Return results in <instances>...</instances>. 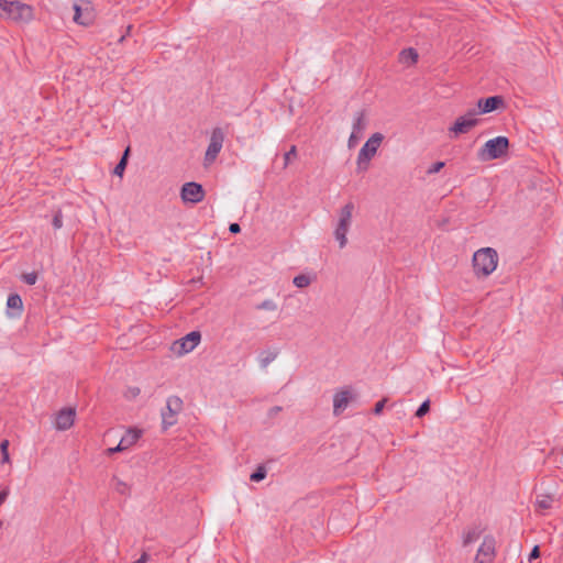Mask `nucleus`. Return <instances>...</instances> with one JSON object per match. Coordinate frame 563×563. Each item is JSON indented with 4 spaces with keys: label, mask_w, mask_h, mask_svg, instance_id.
Segmentation results:
<instances>
[{
    "label": "nucleus",
    "mask_w": 563,
    "mask_h": 563,
    "mask_svg": "<svg viewBox=\"0 0 563 563\" xmlns=\"http://www.w3.org/2000/svg\"><path fill=\"white\" fill-rule=\"evenodd\" d=\"M498 254L492 247H482L473 254L472 267L477 278H486L492 275L498 266Z\"/></svg>",
    "instance_id": "f257e3e1"
},
{
    "label": "nucleus",
    "mask_w": 563,
    "mask_h": 563,
    "mask_svg": "<svg viewBox=\"0 0 563 563\" xmlns=\"http://www.w3.org/2000/svg\"><path fill=\"white\" fill-rule=\"evenodd\" d=\"M354 210V203L347 202L338 211L333 236L340 250H343L349 243L347 234L352 227Z\"/></svg>",
    "instance_id": "f03ea898"
},
{
    "label": "nucleus",
    "mask_w": 563,
    "mask_h": 563,
    "mask_svg": "<svg viewBox=\"0 0 563 563\" xmlns=\"http://www.w3.org/2000/svg\"><path fill=\"white\" fill-rule=\"evenodd\" d=\"M0 18L27 23L33 19V8L20 1L0 0Z\"/></svg>",
    "instance_id": "7ed1b4c3"
},
{
    "label": "nucleus",
    "mask_w": 563,
    "mask_h": 563,
    "mask_svg": "<svg viewBox=\"0 0 563 563\" xmlns=\"http://www.w3.org/2000/svg\"><path fill=\"white\" fill-rule=\"evenodd\" d=\"M509 141L505 136H497L488 140L477 152V157L482 162H488L503 157L508 150Z\"/></svg>",
    "instance_id": "20e7f679"
},
{
    "label": "nucleus",
    "mask_w": 563,
    "mask_h": 563,
    "mask_svg": "<svg viewBox=\"0 0 563 563\" xmlns=\"http://www.w3.org/2000/svg\"><path fill=\"white\" fill-rule=\"evenodd\" d=\"M73 21L81 26L91 25L97 16L96 9L89 0H75L71 5Z\"/></svg>",
    "instance_id": "39448f33"
},
{
    "label": "nucleus",
    "mask_w": 563,
    "mask_h": 563,
    "mask_svg": "<svg viewBox=\"0 0 563 563\" xmlns=\"http://www.w3.org/2000/svg\"><path fill=\"white\" fill-rule=\"evenodd\" d=\"M383 141L384 135L379 132L369 136L357 154L356 164L360 168L366 169L368 167V163L376 155Z\"/></svg>",
    "instance_id": "423d86ee"
},
{
    "label": "nucleus",
    "mask_w": 563,
    "mask_h": 563,
    "mask_svg": "<svg viewBox=\"0 0 563 563\" xmlns=\"http://www.w3.org/2000/svg\"><path fill=\"white\" fill-rule=\"evenodd\" d=\"M201 335L197 331H192L179 340L174 341L170 344V352L175 356H184L194 351L200 343Z\"/></svg>",
    "instance_id": "0eeeda50"
},
{
    "label": "nucleus",
    "mask_w": 563,
    "mask_h": 563,
    "mask_svg": "<svg viewBox=\"0 0 563 563\" xmlns=\"http://www.w3.org/2000/svg\"><path fill=\"white\" fill-rule=\"evenodd\" d=\"M368 124L367 114L364 110L357 111L353 117L352 132L347 141L349 148H353L357 145L362 139L363 133Z\"/></svg>",
    "instance_id": "6e6552de"
},
{
    "label": "nucleus",
    "mask_w": 563,
    "mask_h": 563,
    "mask_svg": "<svg viewBox=\"0 0 563 563\" xmlns=\"http://www.w3.org/2000/svg\"><path fill=\"white\" fill-rule=\"evenodd\" d=\"M476 114V111H470L466 114L459 117L449 129V132L453 137L465 134L475 128L478 123Z\"/></svg>",
    "instance_id": "1a4fd4ad"
},
{
    "label": "nucleus",
    "mask_w": 563,
    "mask_h": 563,
    "mask_svg": "<svg viewBox=\"0 0 563 563\" xmlns=\"http://www.w3.org/2000/svg\"><path fill=\"white\" fill-rule=\"evenodd\" d=\"M496 555V540L493 536H485L479 544L474 563H493Z\"/></svg>",
    "instance_id": "9d476101"
},
{
    "label": "nucleus",
    "mask_w": 563,
    "mask_h": 563,
    "mask_svg": "<svg viewBox=\"0 0 563 563\" xmlns=\"http://www.w3.org/2000/svg\"><path fill=\"white\" fill-rule=\"evenodd\" d=\"M183 401L179 397H169L166 401V408L162 412L163 428L167 429L177 422V415L181 410Z\"/></svg>",
    "instance_id": "9b49d317"
},
{
    "label": "nucleus",
    "mask_w": 563,
    "mask_h": 563,
    "mask_svg": "<svg viewBox=\"0 0 563 563\" xmlns=\"http://www.w3.org/2000/svg\"><path fill=\"white\" fill-rule=\"evenodd\" d=\"M224 141V133L221 129L217 128L212 131L210 142L205 155V164L210 165L214 162L220 153Z\"/></svg>",
    "instance_id": "f8f14e48"
},
{
    "label": "nucleus",
    "mask_w": 563,
    "mask_h": 563,
    "mask_svg": "<svg viewBox=\"0 0 563 563\" xmlns=\"http://www.w3.org/2000/svg\"><path fill=\"white\" fill-rule=\"evenodd\" d=\"M206 192L198 183L190 181L183 185L180 197L184 202L198 203L205 199Z\"/></svg>",
    "instance_id": "ddd939ff"
},
{
    "label": "nucleus",
    "mask_w": 563,
    "mask_h": 563,
    "mask_svg": "<svg viewBox=\"0 0 563 563\" xmlns=\"http://www.w3.org/2000/svg\"><path fill=\"white\" fill-rule=\"evenodd\" d=\"M354 399L355 394L351 388L336 391L333 396V413L335 416L342 413Z\"/></svg>",
    "instance_id": "4468645a"
},
{
    "label": "nucleus",
    "mask_w": 563,
    "mask_h": 563,
    "mask_svg": "<svg viewBox=\"0 0 563 563\" xmlns=\"http://www.w3.org/2000/svg\"><path fill=\"white\" fill-rule=\"evenodd\" d=\"M76 411L73 408H64L55 416L54 426L59 431L68 430L75 422Z\"/></svg>",
    "instance_id": "2eb2a0df"
},
{
    "label": "nucleus",
    "mask_w": 563,
    "mask_h": 563,
    "mask_svg": "<svg viewBox=\"0 0 563 563\" xmlns=\"http://www.w3.org/2000/svg\"><path fill=\"white\" fill-rule=\"evenodd\" d=\"M503 104H504V100L499 96H494V97H489L486 99H479L477 102L479 113H489Z\"/></svg>",
    "instance_id": "dca6fc26"
},
{
    "label": "nucleus",
    "mask_w": 563,
    "mask_h": 563,
    "mask_svg": "<svg viewBox=\"0 0 563 563\" xmlns=\"http://www.w3.org/2000/svg\"><path fill=\"white\" fill-rule=\"evenodd\" d=\"M7 307L10 310L8 316L10 318H20L23 312V302L19 295H10L7 299Z\"/></svg>",
    "instance_id": "f3484780"
},
{
    "label": "nucleus",
    "mask_w": 563,
    "mask_h": 563,
    "mask_svg": "<svg viewBox=\"0 0 563 563\" xmlns=\"http://www.w3.org/2000/svg\"><path fill=\"white\" fill-rule=\"evenodd\" d=\"M278 354L277 349H265L258 353L256 362L261 368H267L278 357Z\"/></svg>",
    "instance_id": "a211bd4d"
},
{
    "label": "nucleus",
    "mask_w": 563,
    "mask_h": 563,
    "mask_svg": "<svg viewBox=\"0 0 563 563\" xmlns=\"http://www.w3.org/2000/svg\"><path fill=\"white\" fill-rule=\"evenodd\" d=\"M142 431L139 429H129L125 434L121 438L120 444L124 451L132 448L141 438Z\"/></svg>",
    "instance_id": "6ab92c4d"
},
{
    "label": "nucleus",
    "mask_w": 563,
    "mask_h": 563,
    "mask_svg": "<svg viewBox=\"0 0 563 563\" xmlns=\"http://www.w3.org/2000/svg\"><path fill=\"white\" fill-rule=\"evenodd\" d=\"M554 497L550 494L538 495L536 500V508L539 511H544L551 508Z\"/></svg>",
    "instance_id": "aec40b11"
},
{
    "label": "nucleus",
    "mask_w": 563,
    "mask_h": 563,
    "mask_svg": "<svg viewBox=\"0 0 563 563\" xmlns=\"http://www.w3.org/2000/svg\"><path fill=\"white\" fill-rule=\"evenodd\" d=\"M111 485L112 488L120 495H128L131 490V486L119 476L112 477Z\"/></svg>",
    "instance_id": "412c9836"
},
{
    "label": "nucleus",
    "mask_w": 563,
    "mask_h": 563,
    "mask_svg": "<svg viewBox=\"0 0 563 563\" xmlns=\"http://www.w3.org/2000/svg\"><path fill=\"white\" fill-rule=\"evenodd\" d=\"M482 531L478 528H472L463 533L462 543L467 547L481 538Z\"/></svg>",
    "instance_id": "4be33fe9"
},
{
    "label": "nucleus",
    "mask_w": 563,
    "mask_h": 563,
    "mask_svg": "<svg viewBox=\"0 0 563 563\" xmlns=\"http://www.w3.org/2000/svg\"><path fill=\"white\" fill-rule=\"evenodd\" d=\"M417 59H418V54L412 48L405 49L400 53V62L402 64L411 65V64H415L417 62Z\"/></svg>",
    "instance_id": "5701e85b"
},
{
    "label": "nucleus",
    "mask_w": 563,
    "mask_h": 563,
    "mask_svg": "<svg viewBox=\"0 0 563 563\" xmlns=\"http://www.w3.org/2000/svg\"><path fill=\"white\" fill-rule=\"evenodd\" d=\"M129 153H130V147H128V148L124 151V153H123V155H122V157H121L120 162L118 163V165L115 166V168H114V170H113V173H114L117 176H119V177H122V176H123V174H124V170H125V168H126V164H128Z\"/></svg>",
    "instance_id": "b1692460"
},
{
    "label": "nucleus",
    "mask_w": 563,
    "mask_h": 563,
    "mask_svg": "<svg viewBox=\"0 0 563 563\" xmlns=\"http://www.w3.org/2000/svg\"><path fill=\"white\" fill-rule=\"evenodd\" d=\"M292 283L297 288H306L312 283V278L309 275L300 274L294 277Z\"/></svg>",
    "instance_id": "393cba45"
},
{
    "label": "nucleus",
    "mask_w": 563,
    "mask_h": 563,
    "mask_svg": "<svg viewBox=\"0 0 563 563\" xmlns=\"http://www.w3.org/2000/svg\"><path fill=\"white\" fill-rule=\"evenodd\" d=\"M258 310H263V311H276L278 306H277V302L273 299H265L264 301H262L261 303L257 305L256 307Z\"/></svg>",
    "instance_id": "a878e982"
},
{
    "label": "nucleus",
    "mask_w": 563,
    "mask_h": 563,
    "mask_svg": "<svg viewBox=\"0 0 563 563\" xmlns=\"http://www.w3.org/2000/svg\"><path fill=\"white\" fill-rule=\"evenodd\" d=\"M141 395V388L137 386H129L124 391L128 400H135Z\"/></svg>",
    "instance_id": "bb28decb"
},
{
    "label": "nucleus",
    "mask_w": 563,
    "mask_h": 563,
    "mask_svg": "<svg viewBox=\"0 0 563 563\" xmlns=\"http://www.w3.org/2000/svg\"><path fill=\"white\" fill-rule=\"evenodd\" d=\"M266 477V470L264 466H258L256 471L251 474L250 478L253 482H261Z\"/></svg>",
    "instance_id": "cd10ccee"
},
{
    "label": "nucleus",
    "mask_w": 563,
    "mask_h": 563,
    "mask_svg": "<svg viewBox=\"0 0 563 563\" xmlns=\"http://www.w3.org/2000/svg\"><path fill=\"white\" fill-rule=\"evenodd\" d=\"M9 441L8 440H3L0 444V450H1V454H2V462L3 463H10V455H9Z\"/></svg>",
    "instance_id": "c85d7f7f"
},
{
    "label": "nucleus",
    "mask_w": 563,
    "mask_h": 563,
    "mask_svg": "<svg viewBox=\"0 0 563 563\" xmlns=\"http://www.w3.org/2000/svg\"><path fill=\"white\" fill-rule=\"evenodd\" d=\"M444 165H445L444 162H435L428 167L427 174L428 175L437 174L444 167Z\"/></svg>",
    "instance_id": "c756f323"
},
{
    "label": "nucleus",
    "mask_w": 563,
    "mask_h": 563,
    "mask_svg": "<svg viewBox=\"0 0 563 563\" xmlns=\"http://www.w3.org/2000/svg\"><path fill=\"white\" fill-rule=\"evenodd\" d=\"M430 409V401L429 400H426L423 401L420 407L418 408V410L416 411V416L421 418L423 417L426 413H428Z\"/></svg>",
    "instance_id": "7c9ffc66"
},
{
    "label": "nucleus",
    "mask_w": 563,
    "mask_h": 563,
    "mask_svg": "<svg viewBox=\"0 0 563 563\" xmlns=\"http://www.w3.org/2000/svg\"><path fill=\"white\" fill-rule=\"evenodd\" d=\"M22 279L27 284V285H34L37 280V275L35 273H26L22 276Z\"/></svg>",
    "instance_id": "2f4dec72"
},
{
    "label": "nucleus",
    "mask_w": 563,
    "mask_h": 563,
    "mask_svg": "<svg viewBox=\"0 0 563 563\" xmlns=\"http://www.w3.org/2000/svg\"><path fill=\"white\" fill-rule=\"evenodd\" d=\"M386 401H387V399L384 398L375 404V407H374L375 415H380L383 412Z\"/></svg>",
    "instance_id": "473e14b6"
},
{
    "label": "nucleus",
    "mask_w": 563,
    "mask_h": 563,
    "mask_svg": "<svg viewBox=\"0 0 563 563\" xmlns=\"http://www.w3.org/2000/svg\"><path fill=\"white\" fill-rule=\"evenodd\" d=\"M53 225L55 229H60L63 225L62 214L58 212L54 216Z\"/></svg>",
    "instance_id": "72a5a7b5"
},
{
    "label": "nucleus",
    "mask_w": 563,
    "mask_h": 563,
    "mask_svg": "<svg viewBox=\"0 0 563 563\" xmlns=\"http://www.w3.org/2000/svg\"><path fill=\"white\" fill-rule=\"evenodd\" d=\"M539 556H540V550H539V547H538V545H536V547L532 549V551H531V553H530V555H529V560H530V561H531V560H536V559H538Z\"/></svg>",
    "instance_id": "f704fd0d"
},
{
    "label": "nucleus",
    "mask_w": 563,
    "mask_h": 563,
    "mask_svg": "<svg viewBox=\"0 0 563 563\" xmlns=\"http://www.w3.org/2000/svg\"><path fill=\"white\" fill-rule=\"evenodd\" d=\"M120 448H121V444L119 443L114 448H109L106 452H107L108 455H112L113 453H118V452L124 451L123 449H120Z\"/></svg>",
    "instance_id": "c9c22d12"
},
{
    "label": "nucleus",
    "mask_w": 563,
    "mask_h": 563,
    "mask_svg": "<svg viewBox=\"0 0 563 563\" xmlns=\"http://www.w3.org/2000/svg\"><path fill=\"white\" fill-rule=\"evenodd\" d=\"M295 155H296V147H295V146H291V148L289 150V152H287V153L285 154V161H286V163L289 161V158H290L291 156H295Z\"/></svg>",
    "instance_id": "e433bc0d"
},
{
    "label": "nucleus",
    "mask_w": 563,
    "mask_h": 563,
    "mask_svg": "<svg viewBox=\"0 0 563 563\" xmlns=\"http://www.w3.org/2000/svg\"><path fill=\"white\" fill-rule=\"evenodd\" d=\"M229 230L232 233H239L241 231V228L238 223H231Z\"/></svg>",
    "instance_id": "4c0bfd02"
}]
</instances>
